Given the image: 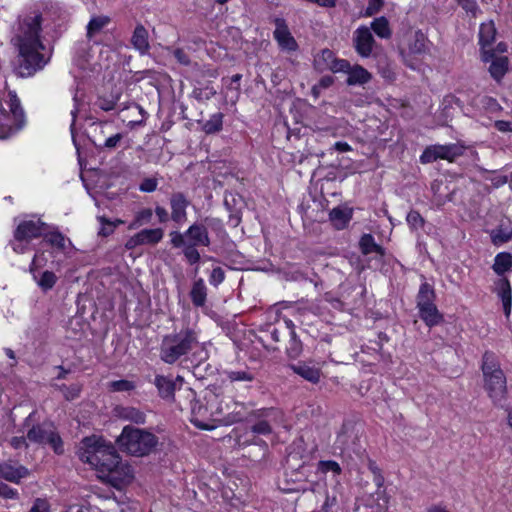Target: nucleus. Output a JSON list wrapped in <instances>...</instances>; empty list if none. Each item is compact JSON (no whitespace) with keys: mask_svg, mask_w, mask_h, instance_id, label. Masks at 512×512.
Returning a JSON list of instances; mask_svg holds the SVG:
<instances>
[{"mask_svg":"<svg viewBox=\"0 0 512 512\" xmlns=\"http://www.w3.org/2000/svg\"><path fill=\"white\" fill-rule=\"evenodd\" d=\"M494 126L500 132H512V122L510 121L497 120L495 121Z\"/></svg>","mask_w":512,"mask_h":512,"instance_id":"62","label":"nucleus"},{"mask_svg":"<svg viewBox=\"0 0 512 512\" xmlns=\"http://www.w3.org/2000/svg\"><path fill=\"white\" fill-rule=\"evenodd\" d=\"M349 68H350V63L347 60L334 58L332 63L330 65H328L327 70H331L333 72H347L348 73Z\"/></svg>","mask_w":512,"mask_h":512,"instance_id":"52","label":"nucleus"},{"mask_svg":"<svg viewBox=\"0 0 512 512\" xmlns=\"http://www.w3.org/2000/svg\"><path fill=\"white\" fill-rule=\"evenodd\" d=\"M371 29L380 38L388 39L392 35L391 29L389 27V22L383 16L375 18L373 20V22L371 23Z\"/></svg>","mask_w":512,"mask_h":512,"instance_id":"39","label":"nucleus"},{"mask_svg":"<svg viewBox=\"0 0 512 512\" xmlns=\"http://www.w3.org/2000/svg\"><path fill=\"white\" fill-rule=\"evenodd\" d=\"M137 235L141 245H155L162 240L164 232L161 228L143 229Z\"/></svg>","mask_w":512,"mask_h":512,"instance_id":"36","label":"nucleus"},{"mask_svg":"<svg viewBox=\"0 0 512 512\" xmlns=\"http://www.w3.org/2000/svg\"><path fill=\"white\" fill-rule=\"evenodd\" d=\"M353 210L348 207H335L329 213L332 225L340 230L344 229L352 219Z\"/></svg>","mask_w":512,"mask_h":512,"instance_id":"22","label":"nucleus"},{"mask_svg":"<svg viewBox=\"0 0 512 512\" xmlns=\"http://www.w3.org/2000/svg\"><path fill=\"white\" fill-rule=\"evenodd\" d=\"M359 247L364 255L377 253L380 256H383L385 253L383 247L375 242L374 237L371 234L362 235L359 241Z\"/></svg>","mask_w":512,"mask_h":512,"instance_id":"34","label":"nucleus"},{"mask_svg":"<svg viewBox=\"0 0 512 512\" xmlns=\"http://www.w3.org/2000/svg\"><path fill=\"white\" fill-rule=\"evenodd\" d=\"M462 154L463 147L457 144L431 145L423 151L422 155L420 156V161L423 164L432 163L439 159L453 162Z\"/></svg>","mask_w":512,"mask_h":512,"instance_id":"11","label":"nucleus"},{"mask_svg":"<svg viewBox=\"0 0 512 512\" xmlns=\"http://www.w3.org/2000/svg\"><path fill=\"white\" fill-rule=\"evenodd\" d=\"M173 55L180 64L185 65V66L190 65V63H191L190 58H189L188 54L182 48L175 49L173 52Z\"/></svg>","mask_w":512,"mask_h":512,"instance_id":"59","label":"nucleus"},{"mask_svg":"<svg viewBox=\"0 0 512 512\" xmlns=\"http://www.w3.org/2000/svg\"><path fill=\"white\" fill-rule=\"evenodd\" d=\"M0 495L6 499H16L18 497V492L7 484L0 482Z\"/></svg>","mask_w":512,"mask_h":512,"instance_id":"58","label":"nucleus"},{"mask_svg":"<svg viewBox=\"0 0 512 512\" xmlns=\"http://www.w3.org/2000/svg\"><path fill=\"white\" fill-rule=\"evenodd\" d=\"M307 467L301 465L297 470H293L290 474H285L287 485L282 489L284 491H300L306 489V471Z\"/></svg>","mask_w":512,"mask_h":512,"instance_id":"21","label":"nucleus"},{"mask_svg":"<svg viewBox=\"0 0 512 512\" xmlns=\"http://www.w3.org/2000/svg\"><path fill=\"white\" fill-rule=\"evenodd\" d=\"M45 227L46 224L40 220L23 221L18 225L14 237L18 241H30L33 238L41 236Z\"/></svg>","mask_w":512,"mask_h":512,"instance_id":"17","label":"nucleus"},{"mask_svg":"<svg viewBox=\"0 0 512 512\" xmlns=\"http://www.w3.org/2000/svg\"><path fill=\"white\" fill-rule=\"evenodd\" d=\"M131 43L133 47L142 55L149 51L150 44L148 40V31L142 24H139L135 27L131 37Z\"/></svg>","mask_w":512,"mask_h":512,"instance_id":"24","label":"nucleus"},{"mask_svg":"<svg viewBox=\"0 0 512 512\" xmlns=\"http://www.w3.org/2000/svg\"><path fill=\"white\" fill-rule=\"evenodd\" d=\"M512 267V256L510 253L501 252L496 255L492 269L498 275H503Z\"/></svg>","mask_w":512,"mask_h":512,"instance_id":"38","label":"nucleus"},{"mask_svg":"<svg viewBox=\"0 0 512 512\" xmlns=\"http://www.w3.org/2000/svg\"><path fill=\"white\" fill-rule=\"evenodd\" d=\"M383 4V0H368V6L366 8L365 14L367 16H373L380 11V9L383 7Z\"/></svg>","mask_w":512,"mask_h":512,"instance_id":"56","label":"nucleus"},{"mask_svg":"<svg viewBox=\"0 0 512 512\" xmlns=\"http://www.w3.org/2000/svg\"><path fill=\"white\" fill-rule=\"evenodd\" d=\"M109 388L113 392H129L135 389V384L129 380H116L109 383Z\"/></svg>","mask_w":512,"mask_h":512,"instance_id":"47","label":"nucleus"},{"mask_svg":"<svg viewBox=\"0 0 512 512\" xmlns=\"http://www.w3.org/2000/svg\"><path fill=\"white\" fill-rule=\"evenodd\" d=\"M42 25L41 14H29L19 17L14 28L11 43L18 51L16 72L21 77H30L48 63L41 51L45 49L40 40Z\"/></svg>","mask_w":512,"mask_h":512,"instance_id":"1","label":"nucleus"},{"mask_svg":"<svg viewBox=\"0 0 512 512\" xmlns=\"http://www.w3.org/2000/svg\"><path fill=\"white\" fill-rule=\"evenodd\" d=\"M481 368L485 390L493 402H500L506 396L507 381L497 356L493 352L486 351L482 357Z\"/></svg>","mask_w":512,"mask_h":512,"instance_id":"6","label":"nucleus"},{"mask_svg":"<svg viewBox=\"0 0 512 512\" xmlns=\"http://www.w3.org/2000/svg\"><path fill=\"white\" fill-rule=\"evenodd\" d=\"M100 478L110 483L113 487L121 489L132 481L133 470L130 465L119 460L115 467H111L109 471L100 475Z\"/></svg>","mask_w":512,"mask_h":512,"instance_id":"13","label":"nucleus"},{"mask_svg":"<svg viewBox=\"0 0 512 512\" xmlns=\"http://www.w3.org/2000/svg\"><path fill=\"white\" fill-rule=\"evenodd\" d=\"M190 201L182 192H174L170 197L171 219L177 224H183L187 220V207Z\"/></svg>","mask_w":512,"mask_h":512,"instance_id":"18","label":"nucleus"},{"mask_svg":"<svg viewBox=\"0 0 512 512\" xmlns=\"http://www.w3.org/2000/svg\"><path fill=\"white\" fill-rule=\"evenodd\" d=\"M419 310L420 318L429 327L440 324L443 321V315L439 312L438 308L434 303L422 307Z\"/></svg>","mask_w":512,"mask_h":512,"instance_id":"26","label":"nucleus"},{"mask_svg":"<svg viewBox=\"0 0 512 512\" xmlns=\"http://www.w3.org/2000/svg\"><path fill=\"white\" fill-rule=\"evenodd\" d=\"M185 259L190 265L196 264L200 260V253L193 245H186L183 249Z\"/></svg>","mask_w":512,"mask_h":512,"instance_id":"49","label":"nucleus"},{"mask_svg":"<svg viewBox=\"0 0 512 512\" xmlns=\"http://www.w3.org/2000/svg\"><path fill=\"white\" fill-rule=\"evenodd\" d=\"M155 213H156V215H157V217L159 219V222L165 223V222L168 221L169 214H168L167 210L164 207L156 206Z\"/></svg>","mask_w":512,"mask_h":512,"instance_id":"64","label":"nucleus"},{"mask_svg":"<svg viewBox=\"0 0 512 512\" xmlns=\"http://www.w3.org/2000/svg\"><path fill=\"white\" fill-rule=\"evenodd\" d=\"M490 236L494 245H501L512 239V231H506L502 227H498L491 231Z\"/></svg>","mask_w":512,"mask_h":512,"instance_id":"43","label":"nucleus"},{"mask_svg":"<svg viewBox=\"0 0 512 512\" xmlns=\"http://www.w3.org/2000/svg\"><path fill=\"white\" fill-rule=\"evenodd\" d=\"M435 297L433 287L427 282L422 283L416 297L417 308L422 309V307L434 303Z\"/></svg>","mask_w":512,"mask_h":512,"instance_id":"33","label":"nucleus"},{"mask_svg":"<svg viewBox=\"0 0 512 512\" xmlns=\"http://www.w3.org/2000/svg\"><path fill=\"white\" fill-rule=\"evenodd\" d=\"M286 350L288 356L293 359L297 358L302 351L301 341L297 338L296 333L294 331L290 332V341Z\"/></svg>","mask_w":512,"mask_h":512,"instance_id":"44","label":"nucleus"},{"mask_svg":"<svg viewBox=\"0 0 512 512\" xmlns=\"http://www.w3.org/2000/svg\"><path fill=\"white\" fill-rule=\"evenodd\" d=\"M120 98L121 91L115 90L109 97H99L96 101V105L103 111H111L117 107Z\"/></svg>","mask_w":512,"mask_h":512,"instance_id":"40","label":"nucleus"},{"mask_svg":"<svg viewBox=\"0 0 512 512\" xmlns=\"http://www.w3.org/2000/svg\"><path fill=\"white\" fill-rule=\"evenodd\" d=\"M353 42L356 52L364 58L370 57L376 47V41L367 26H360L355 30Z\"/></svg>","mask_w":512,"mask_h":512,"instance_id":"14","label":"nucleus"},{"mask_svg":"<svg viewBox=\"0 0 512 512\" xmlns=\"http://www.w3.org/2000/svg\"><path fill=\"white\" fill-rule=\"evenodd\" d=\"M44 240L62 252H65L67 247L72 245L71 241L58 230L46 233Z\"/></svg>","mask_w":512,"mask_h":512,"instance_id":"35","label":"nucleus"},{"mask_svg":"<svg viewBox=\"0 0 512 512\" xmlns=\"http://www.w3.org/2000/svg\"><path fill=\"white\" fill-rule=\"evenodd\" d=\"M153 212L150 208H145L139 211L134 221L130 224V228H137L144 224H148L151 221Z\"/></svg>","mask_w":512,"mask_h":512,"instance_id":"46","label":"nucleus"},{"mask_svg":"<svg viewBox=\"0 0 512 512\" xmlns=\"http://www.w3.org/2000/svg\"><path fill=\"white\" fill-rule=\"evenodd\" d=\"M225 279L224 270L221 267H215L210 274V284L213 286H218Z\"/></svg>","mask_w":512,"mask_h":512,"instance_id":"53","label":"nucleus"},{"mask_svg":"<svg viewBox=\"0 0 512 512\" xmlns=\"http://www.w3.org/2000/svg\"><path fill=\"white\" fill-rule=\"evenodd\" d=\"M123 136L120 133H117L105 140L104 147L107 149L115 148L119 142L122 140Z\"/></svg>","mask_w":512,"mask_h":512,"instance_id":"61","label":"nucleus"},{"mask_svg":"<svg viewBox=\"0 0 512 512\" xmlns=\"http://www.w3.org/2000/svg\"><path fill=\"white\" fill-rule=\"evenodd\" d=\"M334 54L329 49H323L320 55L315 59V64L320 70H327L328 65L334 60Z\"/></svg>","mask_w":512,"mask_h":512,"instance_id":"45","label":"nucleus"},{"mask_svg":"<svg viewBox=\"0 0 512 512\" xmlns=\"http://www.w3.org/2000/svg\"><path fill=\"white\" fill-rule=\"evenodd\" d=\"M231 381H252L253 375L247 371H231L228 373Z\"/></svg>","mask_w":512,"mask_h":512,"instance_id":"55","label":"nucleus"},{"mask_svg":"<svg viewBox=\"0 0 512 512\" xmlns=\"http://www.w3.org/2000/svg\"><path fill=\"white\" fill-rule=\"evenodd\" d=\"M224 115L220 112L211 115V117L203 123L202 130L206 134H213L219 132L223 126Z\"/></svg>","mask_w":512,"mask_h":512,"instance_id":"41","label":"nucleus"},{"mask_svg":"<svg viewBox=\"0 0 512 512\" xmlns=\"http://www.w3.org/2000/svg\"><path fill=\"white\" fill-rule=\"evenodd\" d=\"M37 267V256L35 255L29 270L32 273L33 279L36 281L38 287L41 289L42 292L46 293L53 289V287L58 281V277L54 272L49 270H45L38 275L36 274Z\"/></svg>","mask_w":512,"mask_h":512,"instance_id":"19","label":"nucleus"},{"mask_svg":"<svg viewBox=\"0 0 512 512\" xmlns=\"http://www.w3.org/2000/svg\"><path fill=\"white\" fill-rule=\"evenodd\" d=\"M78 456L82 462L93 466L100 475L109 471L111 467H115L119 460H121L115 447L110 442L96 435L82 439L78 449Z\"/></svg>","mask_w":512,"mask_h":512,"instance_id":"3","label":"nucleus"},{"mask_svg":"<svg viewBox=\"0 0 512 512\" xmlns=\"http://www.w3.org/2000/svg\"><path fill=\"white\" fill-rule=\"evenodd\" d=\"M221 230L222 223L217 218L206 217L200 222H195L185 231L187 245L205 246L211 244L208 229Z\"/></svg>","mask_w":512,"mask_h":512,"instance_id":"9","label":"nucleus"},{"mask_svg":"<svg viewBox=\"0 0 512 512\" xmlns=\"http://www.w3.org/2000/svg\"><path fill=\"white\" fill-rule=\"evenodd\" d=\"M203 400L209 404L216 423L231 425L240 422L244 417V404L234 401L217 389H207Z\"/></svg>","mask_w":512,"mask_h":512,"instance_id":"4","label":"nucleus"},{"mask_svg":"<svg viewBox=\"0 0 512 512\" xmlns=\"http://www.w3.org/2000/svg\"><path fill=\"white\" fill-rule=\"evenodd\" d=\"M29 512H50V505L46 500L37 498Z\"/></svg>","mask_w":512,"mask_h":512,"instance_id":"57","label":"nucleus"},{"mask_svg":"<svg viewBox=\"0 0 512 512\" xmlns=\"http://www.w3.org/2000/svg\"><path fill=\"white\" fill-rule=\"evenodd\" d=\"M178 406L180 410H189L191 413V422L202 430H212L216 427V422L212 416V410L209 404H202L196 398V392L191 388L179 389Z\"/></svg>","mask_w":512,"mask_h":512,"instance_id":"7","label":"nucleus"},{"mask_svg":"<svg viewBox=\"0 0 512 512\" xmlns=\"http://www.w3.org/2000/svg\"><path fill=\"white\" fill-rule=\"evenodd\" d=\"M320 464L322 466V470L325 472L331 471L335 474H340L341 472L340 465L335 461H323Z\"/></svg>","mask_w":512,"mask_h":512,"instance_id":"60","label":"nucleus"},{"mask_svg":"<svg viewBox=\"0 0 512 512\" xmlns=\"http://www.w3.org/2000/svg\"><path fill=\"white\" fill-rule=\"evenodd\" d=\"M116 413L119 418L135 424H144L146 421L145 413L135 407H118Z\"/></svg>","mask_w":512,"mask_h":512,"instance_id":"28","label":"nucleus"},{"mask_svg":"<svg viewBox=\"0 0 512 512\" xmlns=\"http://www.w3.org/2000/svg\"><path fill=\"white\" fill-rule=\"evenodd\" d=\"M154 384L158 389V393L163 399H172L174 398V393L176 390V381L171 377H166L162 375H157L154 380Z\"/></svg>","mask_w":512,"mask_h":512,"instance_id":"25","label":"nucleus"},{"mask_svg":"<svg viewBox=\"0 0 512 512\" xmlns=\"http://www.w3.org/2000/svg\"><path fill=\"white\" fill-rule=\"evenodd\" d=\"M467 13H471L474 17L478 12L476 0H455Z\"/></svg>","mask_w":512,"mask_h":512,"instance_id":"54","label":"nucleus"},{"mask_svg":"<svg viewBox=\"0 0 512 512\" xmlns=\"http://www.w3.org/2000/svg\"><path fill=\"white\" fill-rule=\"evenodd\" d=\"M347 74L348 78L346 83L348 85H363L371 79V74L360 65L350 66Z\"/></svg>","mask_w":512,"mask_h":512,"instance_id":"30","label":"nucleus"},{"mask_svg":"<svg viewBox=\"0 0 512 512\" xmlns=\"http://www.w3.org/2000/svg\"><path fill=\"white\" fill-rule=\"evenodd\" d=\"M0 115L5 117L11 115L13 118V123L9 125V133L0 135L1 138H6L22 128L24 124V111L15 92L9 91L7 98L0 101Z\"/></svg>","mask_w":512,"mask_h":512,"instance_id":"10","label":"nucleus"},{"mask_svg":"<svg viewBox=\"0 0 512 512\" xmlns=\"http://www.w3.org/2000/svg\"><path fill=\"white\" fill-rule=\"evenodd\" d=\"M27 439L32 443L49 445L58 455L64 453L63 441L51 422L33 425L27 432Z\"/></svg>","mask_w":512,"mask_h":512,"instance_id":"8","label":"nucleus"},{"mask_svg":"<svg viewBox=\"0 0 512 512\" xmlns=\"http://www.w3.org/2000/svg\"><path fill=\"white\" fill-rule=\"evenodd\" d=\"M496 291L502 300L504 313L509 316L512 306V290L507 278H501L496 282Z\"/></svg>","mask_w":512,"mask_h":512,"instance_id":"23","label":"nucleus"},{"mask_svg":"<svg viewBox=\"0 0 512 512\" xmlns=\"http://www.w3.org/2000/svg\"><path fill=\"white\" fill-rule=\"evenodd\" d=\"M98 221L101 224V228H100L98 234L103 237H107V236L111 235L114 232L115 228L119 224L123 223L121 220H116L115 222H112L109 219H107L105 216H99Z\"/></svg>","mask_w":512,"mask_h":512,"instance_id":"42","label":"nucleus"},{"mask_svg":"<svg viewBox=\"0 0 512 512\" xmlns=\"http://www.w3.org/2000/svg\"><path fill=\"white\" fill-rule=\"evenodd\" d=\"M274 38L277 40L282 49L288 51H295L298 48L297 42L291 35L285 21L283 19L276 20V29L274 31Z\"/></svg>","mask_w":512,"mask_h":512,"instance_id":"20","label":"nucleus"},{"mask_svg":"<svg viewBox=\"0 0 512 512\" xmlns=\"http://www.w3.org/2000/svg\"><path fill=\"white\" fill-rule=\"evenodd\" d=\"M116 443L122 452L141 457L155 449L158 438L147 430L127 425L117 437Z\"/></svg>","mask_w":512,"mask_h":512,"instance_id":"5","label":"nucleus"},{"mask_svg":"<svg viewBox=\"0 0 512 512\" xmlns=\"http://www.w3.org/2000/svg\"><path fill=\"white\" fill-rule=\"evenodd\" d=\"M278 411L275 408H262L249 413V420L255 423L251 426L254 434L268 435L272 433L271 423L276 419Z\"/></svg>","mask_w":512,"mask_h":512,"instance_id":"12","label":"nucleus"},{"mask_svg":"<svg viewBox=\"0 0 512 512\" xmlns=\"http://www.w3.org/2000/svg\"><path fill=\"white\" fill-rule=\"evenodd\" d=\"M158 187V179L155 177L144 178L139 185V190L145 193L154 192Z\"/></svg>","mask_w":512,"mask_h":512,"instance_id":"51","label":"nucleus"},{"mask_svg":"<svg viewBox=\"0 0 512 512\" xmlns=\"http://www.w3.org/2000/svg\"><path fill=\"white\" fill-rule=\"evenodd\" d=\"M30 474L28 468L14 460H7L0 463V478L8 482L19 484L20 481Z\"/></svg>","mask_w":512,"mask_h":512,"instance_id":"15","label":"nucleus"},{"mask_svg":"<svg viewBox=\"0 0 512 512\" xmlns=\"http://www.w3.org/2000/svg\"><path fill=\"white\" fill-rule=\"evenodd\" d=\"M292 369L296 374L311 383H317L320 380V371L317 368L310 367L305 364H298L293 365Z\"/></svg>","mask_w":512,"mask_h":512,"instance_id":"37","label":"nucleus"},{"mask_svg":"<svg viewBox=\"0 0 512 512\" xmlns=\"http://www.w3.org/2000/svg\"><path fill=\"white\" fill-rule=\"evenodd\" d=\"M337 505V500L335 497H326V501L322 506V512H336L334 507Z\"/></svg>","mask_w":512,"mask_h":512,"instance_id":"63","label":"nucleus"},{"mask_svg":"<svg viewBox=\"0 0 512 512\" xmlns=\"http://www.w3.org/2000/svg\"><path fill=\"white\" fill-rule=\"evenodd\" d=\"M408 225L416 230L424 226L425 220L418 211L411 210L406 217Z\"/></svg>","mask_w":512,"mask_h":512,"instance_id":"48","label":"nucleus"},{"mask_svg":"<svg viewBox=\"0 0 512 512\" xmlns=\"http://www.w3.org/2000/svg\"><path fill=\"white\" fill-rule=\"evenodd\" d=\"M169 236L171 238L170 239L171 245L174 248H180V247L185 248V246L187 245V238H186L185 232L181 233L178 231H172V232H170Z\"/></svg>","mask_w":512,"mask_h":512,"instance_id":"50","label":"nucleus"},{"mask_svg":"<svg viewBox=\"0 0 512 512\" xmlns=\"http://www.w3.org/2000/svg\"><path fill=\"white\" fill-rule=\"evenodd\" d=\"M496 28L493 21L482 23L479 29V44L481 45L482 52L488 50L489 47L495 40Z\"/></svg>","mask_w":512,"mask_h":512,"instance_id":"29","label":"nucleus"},{"mask_svg":"<svg viewBox=\"0 0 512 512\" xmlns=\"http://www.w3.org/2000/svg\"><path fill=\"white\" fill-rule=\"evenodd\" d=\"M192 352V361L201 363L208 359L205 344L198 340V333L191 328H185L177 333L163 337L160 345V359L167 364H174L181 357Z\"/></svg>","mask_w":512,"mask_h":512,"instance_id":"2","label":"nucleus"},{"mask_svg":"<svg viewBox=\"0 0 512 512\" xmlns=\"http://www.w3.org/2000/svg\"><path fill=\"white\" fill-rule=\"evenodd\" d=\"M190 297L192 303L196 307H203L205 305L207 298V288L202 278H199L194 281L192 289L190 291Z\"/></svg>","mask_w":512,"mask_h":512,"instance_id":"31","label":"nucleus"},{"mask_svg":"<svg viewBox=\"0 0 512 512\" xmlns=\"http://www.w3.org/2000/svg\"><path fill=\"white\" fill-rule=\"evenodd\" d=\"M483 62H491L489 73L491 77L500 81L508 70V58L506 56H495L494 50H484L481 55Z\"/></svg>","mask_w":512,"mask_h":512,"instance_id":"16","label":"nucleus"},{"mask_svg":"<svg viewBox=\"0 0 512 512\" xmlns=\"http://www.w3.org/2000/svg\"><path fill=\"white\" fill-rule=\"evenodd\" d=\"M408 49L411 54L421 55L427 51V38L420 30L416 31L410 38Z\"/></svg>","mask_w":512,"mask_h":512,"instance_id":"32","label":"nucleus"},{"mask_svg":"<svg viewBox=\"0 0 512 512\" xmlns=\"http://www.w3.org/2000/svg\"><path fill=\"white\" fill-rule=\"evenodd\" d=\"M111 22V18L106 15L93 16L87 24L86 37L88 40H92L97 34Z\"/></svg>","mask_w":512,"mask_h":512,"instance_id":"27","label":"nucleus"}]
</instances>
